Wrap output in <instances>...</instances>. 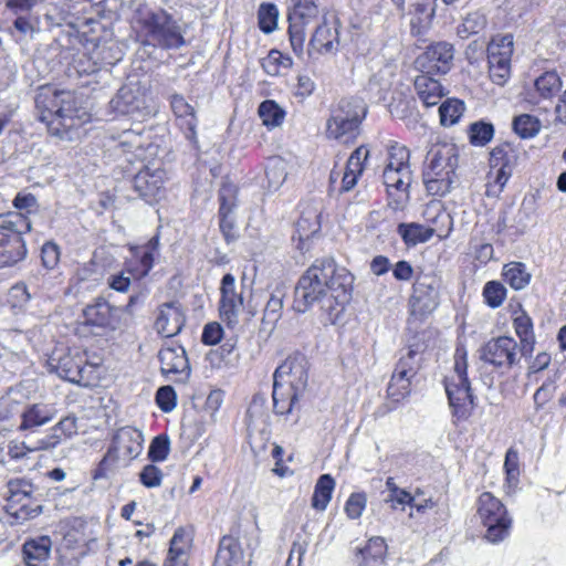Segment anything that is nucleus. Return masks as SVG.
I'll use <instances>...</instances> for the list:
<instances>
[{"mask_svg":"<svg viewBox=\"0 0 566 566\" xmlns=\"http://www.w3.org/2000/svg\"><path fill=\"white\" fill-rule=\"evenodd\" d=\"M284 292L282 290L274 291L266 302L263 321L268 324H275L281 317L283 308Z\"/></svg>","mask_w":566,"mask_h":566,"instance_id":"obj_50","label":"nucleus"},{"mask_svg":"<svg viewBox=\"0 0 566 566\" xmlns=\"http://www.w3.org/2000/svg\"><path fill=\"white\" fill-rule=\"evenodd\" d=\"M186 323L185 311L178 302H167L158 307L155 328L164 337L179 334Z\"/></svg>","mask_w":566,"mask_h":566,"instance_id":"obj_19","label":"nucleus"},{"mask_svg":"<svg viewBox=\"0 0 566 566\" xmlns=\"http://www.w3.org/2000/svg\"><path fill=\"white\" fill-rule=\"evenodd\" d=\"M163 476V471L158 467L147 464L139 473V481L144 486L153 489L160 486Z\"/></svg>","mask_w":566,"mask_h":566,"instance_id":"obj_59","label":"nucleus"},{"mask_svg":"<svg viewBox=\"0 0 566 566\" xmlns=\"http://www.w3.org/2000/svg\"><path fill=\"white\" fill-rule=\"evenodd\" d=\"M269 188L279 189L286 179L285 165L281 159L272 160L265 169Z\"/></svg>","mask_w":566,"mask_h":566,"instance_id":"obj_54","label":"nucleus"},{"mask_svg":"<svg viewBox=\"0 0 566 566\" xmlns=\"http://www.w3.org/2000/svg\"><path fill=\"white\" fill-rule=\"evenodd\" d=\"M513 35L494 36L488 45L489 67L511 66Z\"/></svg>","mask_w":566,"mask_h":566,"instance_id":"obj_25","label":"nucleus"},{"mask_svg":"<svg viewBox=\"0 0 566 566\" xmlns=\"http://www.w3.org/2000/svg\"><path fill=\"white\" fill-rule=\"evenodd\" d=\"M367 504V496L364 492L353 493L346 504L345 512L352 520H356L361 516Z\"/></svg>","mask_w":566,"mask_h":566,"instance_id":"obj_57","label":"nucleus"},{"mask_svg":"<svg viewBox=\"0 0 566 566\" xmlns=\"http://www.w3.org/2000/svg\"><path fill=\"white\" fill-rule=\"evenodd\" d=\"M39 119L45 123L49 133L60 139L72 140L85 122L86 113L78 107L77 98L71 91L43 86L35 96Z\"/></svg>","mask_w":566,"mask_h":566,"instance_id":"obj_2","label":"nucleus"},{"mask_svg":"<svg viewBox=\"0 0 566 566\" xmlns=\"http://www.w3.org/2000/svg\"><path fill=\"white\" fill-rule=\"evenodd\" d=\"M503 275L514 290H523L531 280V274L526 271L525 265L520 262L505 265Z\"/></svg>","mask_w":566,"mask_h":566,"instance_id":"obj_42","label":"nucleus"},{"mask_svg":"<svg viewBox=\"0 0 566 566\" xmlns=\"http://www.w3.org/2000/svg\"><path fill=\"white\" fill-rule=\"evenodd\" d=\"M13 206L19 212L9 213L3 220L17 221L18 226L22 227V232L30 231L31 222L24 213L30 214L36 210V198L31 193H18L13 200Z\"/></svg>","mask_w":566,"mask_h":566,"instance_id":"obj_30","label":"nucleus"},{"mask_svg":"<svg viewBox=\"0 0 566 566\" xmlns=\"http://www.w3.org/2000/svg\"><path fill=\"white\" fill-rule=\"evenodd\" d=\"M483 296L490 307L496 308L503 304L506 297V289L497 281H490L483 289Z\"/></svg>","mask_w":566,"mask_h":566,"instance_id":"obj_51","label":"nucleus"},{"mask_svg":"<svg viewBox=\"0 0 566 566\" xmlns=\"http://www.w3.org/2000/svg\"><path fill=\"white\" fill-rule=\"evenodd\" d=\"M409 156L407 147L396 144L389 149L388 164L385 168H409Z\"/></svg>","mask_w":566,"mask_h":566,"instance_id":"obj_56","label":"nucleus"},{"mask_svg":"<svg viewBox=\"0 0 566 566\" xmlns=\"http://www.w3.org/2000/svg\"><path fill=\"white\" fill-rule=\"evenodd\" d=\"M458 163L459 156L454 145L441 144L430 148L422 172L423 184L429 195L443 197L450 192Z\"/></svg>","mask_w":566,"mask_h":566,"instance_id":"obj_4","label":"nucleus"},{"mask_svg":"<svg viewBox=\"0 0 566 566\" xmlns=\"http://www.w3.org/2000/svg\"><path fill=\"white\" fill-rule=\"evenodd\" d=\"M366 113L367 107L361 98H342L332 109L326 123L327 137L333 139L346 137V140L355 137Z\"/></svg>","mask_w":566,"mask_h":566,"instance_id":"obj_7","label":"nucleus"},{"mask_svg":"<svg viewBox=\"0 0 566 566\" xmlns=\"http://www.w3.org/2000/svg\"><path fill=\"white\" fill-rule=\"evenodd\" d=\"M486 24L485 15L479 11L470 12L465 15L462 23L458 27V34L467 38L476 34L484 29Z\"/></svg>","mask_w":566,"mask_h":566,"instance_id":"obj_48","label":"nucleus"},{"mask_svg":"<svg viewBox=\"0 0 566 566\" xmlns=\"http://www.w3.org/2000/svg\"><path fill=\"white\" fill-rule=\"evenodd\" d=\"M22 227L17 221L2 220L0 224V268L11 266L23 260L27 254L21 237Z\"/></svg>","mask_w":566,"mask_h":566,"instance_id":"obj_15","label":"nucleus"},{"mask_svg":"<svg viewBox=\"0 0 566 566\" xmlns=\"http://www.w3.org/2000/svg\"><path fill=\"white\" fill-rule=\"evenodd\" d=\"M170 442L167 436H157L153 439L149 450L148 458L153 462H161L167 459L169 454Z\"/></svg>","mask_w":566,"mask_h":566,"instance_id":"obj_55","label":"nucleus"},{"mask_svg":"<svg viewBox=\"0 0 566 566\" xmlns=\"http://www.w3.org/2000/svg\"><path fill=\"white\" fill-rule=\"evenodd\" d=\"M7 512L22 524L42 513V505L33 501L34 485L27 479H11L7 483Z\"/></svg>","mask_w":566,"mask_h":566,"instance_id":"obj_10","label":"nucleus"},{"mask_svg":"<svg viewBox=\"0 0 566 566\" xmlns=\"http://www.w3.org/2000/svg\"><path fill=\"white\" fill-rule=\"evenodd\" d=\"M382 177L389 196H391L390 189H395L401 193L398 199L389 201L388 206L394 210L402 208V205L408 199V188L410 186L409 168H385Z\"/></svg>","mask_w":566,"mask_h":566,"instance_id":"obj_21","label":"nucleus"},{"mask_svg":"<svg viewBox=\"0 0 566 566\" xmlns=\"http://www.w3.org/2000/svg\"><path fill=\"white\" fill-rule=\"evenodd\" d=\"M353 283V274L333 259L316 260L297 282L294 310L305 313L318 303L327 321L335 324L352 298Z\"/></svg>","mask_w":566,"mask_h":566,"instance_id":"obj_1","label":"nucleus"},{"mask_svg":"<svg viewBox=\"0 0 566 566\" xmlns=\"http://www.w3.org/2000/svg\"><path fill=\"white\" fill-rule=\"evenodd\" d=\"M535 91L543 99L552 98L562 87V81L556 72H545L536 78Z\"/></svg>","mask_w":566,"mask_h":566,"instance_id":"obj_40","label":"nucleus"},{"mask_svg":"<svg viewBox=\"0 0 566 566\" xmlns=\"http://www.w3.org/2000/svg\"><path fill=\"white\" fill-rule=\"evenodd\" d=\"M213 566H245V556L241 543L233 536H223Z\"/></svg>","mask_w":566,"mask_h":566,"instance_id":"obj_24","label":"nucleus"},{"mask_svg":"<svg viewBox=\"0 0 566 566\" xmlns=\"http://www.w3.org/2000/svg\"><path fill=\"white\" fill-rule=\"evenodd\" d=\"M158 358L163 375H179L181 381H186L190 377L191 368L182 346H164L158 353Z\"/></svg>","mask_w":566,"mask_h":566,"instance_id":"obj_20","label":"nucleus"},{"mask_svg":"<svg viewBox=\"0 0 566 566\" xmlns=\"http://www.w3.org/2000/svg\"><path fill=\"white\" fill-rule=\"evenodd\" d=\"M52 545V539L48 535L27 539L22 545L23 562L27 566H46Z\"/></svg>","mask_w":566,"mask_h":566,"instance_id":"obj_22","label":"nucleus"},{"mask_svg":"<svg viewBox=\"0 0 566 566\" xmlns=\"http://www.w3.org/2000/svg\"><path fill=\"white\" fill-rule=\"evenodd\" d=\"M137 22L147 44L163 50H178L187 45L188 24L164 9H142Z\"/></svg>","mask_w":566,"mask_h":566,"instance_id":"obj_3","label":"nucleus"},{"mask_svg":"<svg viewBox=\"0 0 566 566\" xmlns=\"http://www.w3.org/2000/svg\"><path fill=\"white\" fill-rule=\"evenodd\" d=\"M504 469L506 473V485L509 490H514L518 483V452L514 449H509L505 454Z\"/></svg>","mask_w":566,"mask_h":566,"instance_id":"obj_52","label":"nucleus"},{"mask_svg":"<svg viewBox=\"0 0 566 566\" xmlns=\"http://www.w3.org/2000/svg\"><path fill=\"white\" fill-rule=\"evenodd\" d=\"M262 69L271 76H277L282 70H289L293 65L290 56L282 54L277 50H271L269 54L261 61Z\"/></svg>","mask_w":566,"mask_h":566,"instance_id":"obj_39","label":"nucleus"},{"mask_svg":"<svg viewBox=\"0 0 566 566\" xmlns=\"http://www.w3.org/2000/svg\"><path fill=\"white\" fill-rule=\"evenodd\" d=\"M434 0H411L409 1L410 7L413 8L411 12L412 28H418V31L430 27L432 18L434 15L433 9Z\"/></svg>","mask_w":566,"mask_h":566,"instance_id":"obj_36","label":"nucleus"},{"mask_svg":"<svg viewBox=\"0 0 566 566\" xmlns=\"http://www.w3.org/2000/svg\"><path fill=\"white\" fill-rule=\"evenodd\" d=\"M293 6L289 11V36L293 52L304 56L306 29L308 25H317L322 15L316 0H292Z\"/></svg>","mask_w":566,"mask_h":566,"instance_id":"obj_9","label":"nucleus"},{"mask_svg":"<svg viewBox=\"0 0 566 566\" xmlns=\"http://www.w3.org/2000/svg\"><path fill=\"white\" fill-rule=\"evenodd\" d=\"M454 49L448 42H437L429 45L426 51L417 59L419 66L426 70V73H442L450 71L453 64Z\"/></svg>","mask_w":566,"mask_h":566,"instance_id":"obj_18","label":"nucleus"},{"mask_svg":"<svg viewBox=\"0 0 566 566\" xmlns=\"http://www.w3.org/2000/svg\"><path fill=\"white\" fill-rule=\"evenodd\" d=\"M368 156L369 150L366 147L360 146L356 148L347 160L345 171L360 176L364 170V163Z\"/></svg>","mask_w":566,"mask_h":566,"instance_id":"obj_58","label":"nucleus"},{"mask_svg":"<svg viewBox=\"0 0 566 566\" xmlns=\"http://www.w3.org/2000/svg\"><path fill=\"white\" fill-rule=\"evenodd\" d=\"M464 104L459 99H448L439 108L440 122L443 126H452L462 116Z\"/></svg>","mask_w":566,"mask_h":566,"instance_id":"obj_45","label":"nucleus"},{"mask_svg":"<svg viewBox=\"0 0 566 566\" xmlns=\"http://www.w3.org/2000/svg\"><path fill=\"white\" fill-rule=\"evenodd\" d=\"M156 402L161 411L170 412L176 407V392L171 386H163L156 392Z\"/></svg>","mask_w":566,"mask_h":566,"instance_id":"obj_61","label":"nucleus"},{"mask_svg":"<svg viewBox=\"0 0 566 566\" xmlns=\"http://www.w3.org/2000/svg\"><path fill=\"white\" fill-rule=\"evenodd\" d=\"M187 548L188 541L184 531L177 530L170 539V547L164 566H187Z\"/></svg>","mask_w":566,"mask_h":566,"instance_id":"obj_34","label":"nucleus"},{"mask_svg":"<svg viewBox=\"0 0 566 566\" xmlns=\"http://www.w3.org/2000/svg\"><path fill=\"white\" fill-rule=\"evenodd\" d=\"M308 382V361L302 354L289 356L273 374V386L293 391L300 398Z\"/></svg>","mask_w":566,"mask_h":566,"instance_id":"obj_13","label":"nucleus"},{"mask_svg":"<svg viewBox=\"0 0 566 566\" xmlns=\"http://www.w3.org/2000/svg\"><path fill=\"white\" fill-rule=\"evenodd\" d=\"M387 545L382 537H373L358 549L355 563L357 566H378L384 563Z\"/></svg>","mask_w":566,"mask_h":566,"instance_id":"obj_29","label":"nucleus"},{"mask_svg":"<svg viewBox=\"0 0 566 566\" xmlns=\"http://www.w3.org/2000/svg\"><path fill=\"white\" fill-rule=\"evenodd\" d=\"M259 25L264 33L273 32L277 27L279 10L275 4L262 3L258 12Z\"/></svg>","mask_w":566,"mask_h":566,"instance_id":"obj_49","label":"nucleus"},{"mask_svg":"<svg viewBox=\"0 0 566 566\" xmlns=\"http://www.w3.org/2000/svg\"><path fill=\"white\" fill-rule=\"evenodd\" d=\"M441 281L431 273L418 275L409 298V313L417 319H424L432 314L440 303Z\"/></svg>","mask_w":566,"mask_h":566,"instance_id":"obj_11","label":"nucleus"},{"mask_svg":"<svg viewBox=\"0 0 566 566\" xmlns=\"http://www.w3.org/2000/svg\"><path fill=\"white\" fill-rule=\"evenodd\" d=\"M41 260L46 269H54L60 261V248L54 242H46L41 249Z\"/></svg>","mask_w":566,"mask_h":566,"instance_id":"obj_62","label":"nucleus"},{"mask_svg":"<svg viewBox=\"0 0 566 566\" xmlns=\"http://www.w3.org/2000/svg\"><path fill=\"white\" fill-rule=\"evenodd\" d=\"M170 105L174 114L180 120L181 128L186 130L187 138L190 140L195 139L197 118L193 107L179 94L171 96Z\"/></svg>","mask_w":566,"mask_h":566,"instance_id":"obj_26","label":"nucleus"},{"mask_svg":"<svg viewBox=\"0 0 566 566\" xmlns=\"http://www.w3.org/2000/svg\"><path fill=\"white\" fill-rule=\"evenodd\" d=\"M478 520L485 528L484 538L490 543L504 541L512 527L506 506L491 492H483L476 501Z\"/></svg>","mask_w":566,"mask_h":566,"instance_id":"obj_6","label":"nucleus"},{"mask_svg":"<svg viewBox=\"0 0 566 566\" xmlns=\"http://www.w3.org/2000/svg\"><path fill=\"white\" fill-rule=\"evenodd\" d=\"M143 444L144 434L137 428L126 426L117 429L94 478H105L116 468L129 465L142 453Z\"/></svg>","mask_w":566,"mask_h":566,"instance_id":"obj_5","label":"nucleus"},{"mask_svg":"<svg viewBox=\"0 0 566 566\" xmlns=\"http://www.w3.org/2000/svg\"><path fill=\"white\" fill-rule=\"evenodd\" d=\"M339 46V33L337 20L323 14L321 21L314 28V32L307 45L308 57L316 59L319 55L335 54Z\"/></svg>","mask_w":566,"mask_h":566,"instance_id":"obj_14","label":"nucleus"},{"mask_svg":"<svg viewBox=\"0 0 566 566\" xmlns=\"http://www.w3.org/2000/svg\"><path fill=\"white\" fill-rule=\"evenodd\" d=\"M49 367L54 370L59 377L73 384L87 386L90 382L88 373L94 365L87 364L86 354L75 350H56L49 358Z\"/></svg>","mask_w":566,"mask_h":566,"instance_id":"obj_12","label":"nucleus"},{"mask_svg":"<svg viewBox=\"0 0 566 566\" xmlns=\"http://www.w3.org/2000/svg\"><path fill=\"white\" fill-rule=\"evenodd\" d=\"M514 328L521 340L522 355H530L534 349L535 336L533 333V323L526 313H522L514 318Z\"/></svg>","mask_w":566,"mask_h":566,"instance_id":"obj_35","label":"nucleus"},{"mask_svg":"<svg viewBox=\"0 0 566 566\" xmlns=\"http://www.w3.org/2000/svg\"><path fill=\"white\" fill-rule=\"evenodd\" d=\"M397 232L408 247L417 245L429 241L436 232V229L424 227L420 223H399Z\"/></svg>","mask_w":566,"mask_h":566,"instance_id":"obj_32","label":"nucleus"},{"mask_svg":"<svg viewBox=\"0 0 566 566\" xmlns=\"http://www.w3.org/2000/svg\"><path fill=\"white\" fill-rule=\"evenodd\" d=\"M467 360L464 355L457 353L454 373L446 378L444 388L452 415L460 419H467L474 408V396L471 391L470 381L467 377Z\"/></svg>","mask_w":566,"mask_h":566,"instance_id":"obj_8","label":"nucleus"},{"mask_svg":"<svg viewBox=\"0 0 566 566\" xmlns=\"http://www.w3.org/2000/svg\"><path fill=\"white\" fill-rule=\"evenodd\" d=\"M36 451H41V449H38V440L34 442L13 440L8 444V454L11 459L14 460L23 459L28 453Z\"/></svg>","mask_w":566,"mask_h":566,"instance_id":"obj_60","label":"nucleus"},{"mask_svg":"<svg viewBox=\"0 0 566 566\" xmlns=\"http://www.w3.org/2000/svg\"><path fill=\"white\" fill-rule=\"evenodd\" d=\"M396 366L416 375L420 367V354L417 350L409 348L406 355H402L399 358Z\"/></svg>","mask_w":566,"mask_h":566,"instance_id":"obj_63","label":"nucleus"},{"mask_svg":"<svg viewBox=\"0 0 566 566\" xmlns=\"http://www.w3.org/2000/svg\"><path fill=\"white\" fill-rule=\"evenodd\" d=\"M219 312L221 318L228 326H234L238 323L239 315L244 307L242 290L238 291L235 277L231 273L223 275L220 285Z\"/></svg>","mask_w":566,"mask_h":566,"instance_id":"obj_17","label":"nucleus"},{"mask_svg":"<svg viewBox=\"0 0 566 566\" xmlns=\"http://www.w3.org/2000/svg\"><path fill=\"white\" fill-rule=\"evenodd\" d=\"M57 416V410L53 403H32L24 408L21 413V423L19 430H30L51 422Z\"/></svg>","mask_w":566,"mask_h":566,"instance_id":"obj_23","label":"nucleus"},{"mask_svg":"<svg viewBox=\"0 0 566 566\" xmlns=\"http://www.w3.org/2000/svg\"><path fill=\"white\" fill-rule=\"evenodd\" d=\"M258 113L263 125L272 128L280 126L285 117L284 109L272 99L262 102L259 106Z\"/></svg>","mask_w":566,"mask_h":566,"instance_id":"obj_38","label":"nucleus"},{"mask_svg":"<svg viewBox=\"0 0 566 566\" xmlns=\"http://www.w3.org/2000/svg\"><path fill=\"white\" fill-rule=\"evenodd\" d=\"M164 186L163 174L159 170L139 171L133 179L135 191L145 199L154 198Z\"/></svg>","mask_w":566,"mask_h":566,"instance_id":"obj_28","label":"nucleus"},{"mask_svg":"<svg viewBox=\"0 0 566 566\" xmlns=\"http://www.w3.org/2000/svg\"><path fill=\"white\" fill-rule=\"evenodd\" d=\"M238 188L231 182H223L219 190V216H230L237 207Z\"/></svg>","mask_w":566,"mask_h":566,"instance_id":"obj_47","label":"nucleus"},{"mask_svg":"<svg viewBox=\"0 0 566 566\" xmlns=\"http://www.w3.org/2000/svg\"><path fill=\"white\" fill-rule=\"evenodd\" d=\"M415 88L419 98L426 106H433L439 103L443 96L441 84L427 74L418 75L415 80Z\"/></svg>","mask_w":566,"mask_h":566,"instance_id":"obj_31","label":"nucleus"},{"mask_svg":"<svg viewBox=\"0 0 566 566\" xmlns=\"http://www.w3.org/2000/svg\"><path fill=\"white\" fill-rule=\"evenodd\" d=\"M84 323L96 327L113 325V307L104 298H96L83 310Z\"/></svg>","mask_w":566,"mask_h":566,"instance_id":"obj_27","label":"nucleus"},{"mask_svg":"<svg viewBox=\"0 0 566 566\" xmlns=\"http://www.w3.org/2000/svg\"><path fill=\"white\" fill-rule=\"evenodd\" d=\"M469 140L473 146H485L494 136V126L484 120L472 123L468 129Z\"/></svg>","mask_w":566,"mask_h":566,"instance_id":"obj_43","label":"nucleus"},{"mask_svg":"<svg viewBox=\"0 0 566 566\" xmlns=\"http://www.w3.org/2000/svg\"><path fill=\"white\" fill-rule=\"evenodd\" d=\"M415 376V374L408 373L406 369H400L396 366L388 384V396L395 401H400L407 397L410 392L411 378Z\"/></svg>","mask_w":566,"mask_h":566,"instance_id":"obj_33","label":"nucleus"},{"mask_svg":"<svg viewBox=\"0 0 566 566\" xmlns=\"http://www.w3.org/2000/svg\"><path fill=\"white\" fill-rule=\"evenodd\" d=\"M319 222L318 214L316 211H308L306 214L303 213L295 223V234H293V239L297 235L298 241L303 242L308 240L313 234L318 232Z\"/></svg>","mask_w":566,"mask_h":566,"instance_id":"obj_41","label":"nucleus"},{"mask_svg":"<svg viewBox=\"0 0 566 566\" xmlns=\"http://www.w3.org/2000/svg\"><path fill=\"white\" fill-rule=\"evenodd\" d=\"M513 129L522 138H532L538 134L541 122L535 116L522 114L513 119Z\"/></svg>","mask_w":566,"mask_h":566,"instance_id":"obj_44","label":"nucleus"},{"mask_svg":"<svg viewBox=\"0 0 566 566\" xmlns=\"http://www.w3.org/2000/svg\"><path fill=\"white\" fill-rule=\"evenodd\" d=\"M223 337V329L221 325L217 322L208 323L203 327V332L201 335V340L206 345H216Z\"/></svg>","mask_w":566,"mask_h":566,"instance_id":"obj_64","label":"nucleus"},{"mask_svg":"<svg viewBox=\"0 0 566 566\" xmlns=\"http://www.w3.org/2000/svg\"><path fill=\"white\" fill-rule=\"evenodd\" d=\"M334 488L335 481L329 474L321 475L315 484L312 506L317 511H324L332 499Z\"/></svg>","mask_w":566,"mask_h":566,"instance_id":"obj_37","label":"nucleus"},{"mask_svg":"<svg viewBox=\"0 0 566 566\" xmlns=\"http://www.w3.org/2000/svg\"><path fill=\"white\" fill-rule=\"evenodd\" d=\"M518 345L509 336L490 339L480 349V358L484 363L500 368H511L518 361Z\"/></svg>","mask_w":566,"mask_h":566,"instance_id":"obj_16","label":"nucleus"},{"mask_svg":"<svg viewBox=\"0 0 566 566\" xmlns=\"http://www.w3.org/2000/svg\"><path fill=\"white\" fill-rule=\"evenodd\" d=\"M273 408L275 413L277 415H289L292 412V409L298 398L293 397V391L286 390V388H280L273 386Z\"/></svg>","mask_w":566,"mask_h":566,"instance_id":"obj_46","label":"nucleus"},{"mask_svg":"<svg viewBox=\"0 0 566 566\" xmlns=\"http://www.w3.org/2000/svg\"><path fill=\"white\" fill-rule=\"evenodd\" d=\"M513 158L514 154L511 144L504 143L495 146L490 153V165L491 167L510 169Z\"/></svg>","mask_w":566,"mask_h":566,"instance_id":"obj_53","label":"nucleus"}]
</instances>
